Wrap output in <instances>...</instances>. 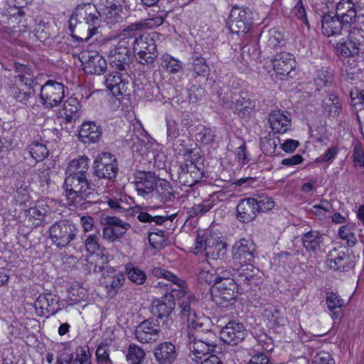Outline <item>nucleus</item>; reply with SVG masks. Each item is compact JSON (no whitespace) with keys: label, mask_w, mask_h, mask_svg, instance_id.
<instances>
[{"label":"nucleus","mask_w":364,"mask_h":364,"mask_svg":"<svg viewBox=\"0 0 364 364\" xmlns=\"http://www.w3.org/2000/svg\"><path fill=\"white\" fill-rule=\"evenodd\" d=\"M126 273L128 279L137 285L143 284L146 279L145 272L131 263L126 265Z\"/></svg>","instance_id":"45"},{"label":"nucleus","mask_w":364,"mask_h":364,"mask_svg":"<svg viewBox=\"0 0 364 364\" xmlns=\"http://www.w3.org/2000/svg\"><path fill=\"white\" fill-rule=\"evenodd\" d=\"M80 102L75 97L68 98L64 103L60 114L65 118L66 122L72 123L80 117Z\"/></svg>","instance_id":"37"},{"label":"nucleus","mask_w":364,"mask_h":364,"mask_svg":"<svg viewBox=\"0 0 364 364\" xmlns=\"http://www.w3.org/2000/svg\"><path fill=\"white\" fill-rule=\"evenodd\" d=\"M15 72L14 85L8 88L9 95L13 97L17 102L26 105L34 93L33 88V75L28 65L15 62L13 64Z\"/></svg>","instance_id":"5"},{"label":"nucleus","mask_w":364,"mask_h":364,"mask_svg":"<svg viewBox=\"0 0 364 364\" xmlns=\"http://www.w3.org/2000/svg\"><path fill=\"white\" fill-rule=\"evenodd\" d=\"M269 122L273 131L285 133L291 126L289 117L281 110H274L269 115Z\"/></svg>","instance_id":"34"},{"label":"nucleus","mask_w":364,"mask_h":364,"mask_svg":"<svg viewBox=\"0 0 364 364\" xmlns=\"http://www.w3.org/2000/svg\"><path fill=\"white\" fill-rule=\"evenodd\" d=\"M333 80V75L329 68H321L316 71L314 83L317 87V90L330 85Z\"/></svg>","instance_id":"42"},{"label":"nucleus","mask_w":364,"mask_h":364,"mask_svg":"<svg viewBox=\"0 0 364 364\" xmlns=\"http://www.w3.org/2000/svg\"><path fill=\"white\" fill-rule=\"evenodd\" d=\"M93 169L97 178L112 181L115 179L119 168L114 155L102 152L95 159Z\"/></svg>","instance_id":"10"},{"label":"nucleus","mask_w":364,"mask_h":364,"mask_svg":"<svg viewBox=\"0 0 364 364\" xmlns=\"http://www.w3.org/2000/svg\"><path fill=\"white\" fill-rule=\"evenodd\" d=\"M181 301L179 304L180 315L183 319L193 315L198 311L199 300L192 294H186L184 289V295L179 296Z\"/></svg>","instance_id":"33"},{"label":"nucleus","mask_w":364,"mask_h":364,"mask_svg":"<svg viewBox=\"0 0 364 364\" xmlns=\"http://www.w3.org/2000/svg\"><path fill=\"white\" fill-rule=\"evenodd\" d=\"M128 75L126 71H112L106 76L105 84L114 96L124 95L127 90Z\"/></svg>","instance_id":"21"},{"label":"nucleus","mask_w":364,"mask_h":364,"mask_svg":"<svg viewBox=\"0 0 364 364\" xmlns=\"http://www.w3.org/2000/svg\"><path fill=\"white\" fill-rule=\"evenodd\" d=\"M254 198H247L242 199L237 205V218L242 223L252 221L258 213Z\"/></svg>","instance_id":"29"},{"label":"nucleus","mask_w":364,"mask_h":364,"mask_svg":"<svg viewBox=\"0 0 364 364\" xmlns=\"http://www.w3.org/2000/svg\"><path fill=\"white\" fill-rule=\"evenodd\" d=\"M102 15L95 8L89 6L76 9L69 20V29L73 38L87 41L97 32Z\"/></svg>","instance_id":"4"},{"label":"nucleus","mask_w":364,"mask_h":364,"mask_svg":"<svg viewBox=\"0 0 364 364\" xmlns=\"http://www.w3.org/2000/svg\"><path fill=\"white\" fill-rule=\"evenodd\" d=\"M253 198L257 203L255 206L258 213L271 210L275 205L274 199L266 195L257 196V197Z\"/></svg>","instance_id":"50"},{"label":"nucleus","mask_w":364,"mask_h":364,"mask_svg":"<svg viewBox=\"0 0 364 364\" xmlns=\"http://www.w3.org/2000/svg\"><path fill=\"white\" fill-rule=\"evenodd\" d=\"M215 205L214 200L210 198L203 200L200 203L194 204L187 210L188 218H200L208 213Z\"/></svg>","instance_id":"40"},{"label":"nucleus","mask_w":364,"mask_h":364,"mask_svg":"<svg viewBox=\"0 0 364 364\" xmlns=\"http://www.w3.org/2000/svg\"><path fill=\"white\" fill-rule=\"evenodd\" d=\"M301 242L307 252L316 254L321 250L324 237L320 232L311 230L303 235Z\"/></svg>","instance_id":"30"},{"label":"nucleus","mask_w":364,"mask_h":364,"mask_svg":"<svg viewBox=\"0 0 364 364\" xmlns=\"http://www.w3.org/2000/svg\"><path fill=\"white\" fill-rule=\"evenodd\" d=\"M97 364H114L110 358V346L107 343H101L95 351Z\"/></svg>","instance_id":"47"},{"label":"nucleus","mask_w":364,"mask_h":364,"mask_svg":"<svg viewBox=\"0 0 364 364\" xmlns=\"http://www.w3.org/2000/svg\"><path fill=\"white\" fill-rule=\"evenodd\" d=\"M228 27L232 33L245 34L250 30V25L249 21H242L229 18Z\"/></svg>","instance_id":"56"},{"label":"nucleus","mask_w":364,"mask_h":364,"mask_svg":"<svg viewBox=\"0 0 364 364\" xmlns=\"http://www.w3.org/2000/svg\"><path fill=\"white\" fill-rule=\"evenodd\" d=\"M30 155L36 160L41 161L48 155V149L46 146L38 141H32L28 146Z\"/></svg>","instance_id":"43"},{"label":"nucleus","mask_w":364,"mask_h":364,"mask_svg":"<svg viewBox=\"0 0 364 364\" xmlns=\"http://www.w3.org/2000/svg\"><path fill=\"white\" fill-rule=\"evenodd\" d=\"M105 221L109 225H112L116 232V237L119 240L124 235L126 232L130 228V225L115 216H107L105 218Z\"/></svg>","instance_id":"44"},{"label":"nucleus","mask_w":364,"mask_h":364,"mask_svg":"<svg viewBox=\"0 0 364 364\" xmlns=\"http://www.w3.org/2000/svg\"><path fill=\"white\" fill-rule=\"evenodd\" d=\"M73 360L77 364H91L92 354L88 346H80L76 348Z\"/></svg>","instance_id":"51"},{"label":"nucleus","mask_w":364,"mask_h":364,"mask_svg":"<svg viewBox=\"0 0 364 364\" xmlns=\"http://www.w3.org/2000/svg\"><path fill=\"white\" fill-rule=\"evenodd\" d=\"M153 272L165 281H159L155 285L164 293L161 298L152 301L151 311L158 318H168L175 309V299L184 295V281L164 269L155 268Z\"/></svg>","instance_id":"3"},{"label":"nucleus","mask_w":364,"mask_h":364,"mask_svg":"<svg viewBox=\"0 0 364 364\" xmlns=\"http://www.w3.org/2000/svg\"><path fill=\"white\" fill-rule=\"evenodd\" d=\"M155 34L152 33L134 38L132 43L133 52L141 65L152 64L159 55L154 38Z\"/></svg>","instance_id":"7"},{"label":"nucleus","mask_w":364,"mask_h":364,"mask_svg":"<svg viewBox=\"0 0 364 364\" xmlns=\"http://www.w3.org/2000/svg\"><path fill=\"white\" fill-rule=\"evenodd\" d=\"M79 59L83 65V70L87 74L101 75L107 69L105 59L96 53L83 50L79 55Z\"/></svg>","instance_id":"16"},{"label":"nucleus","mask_w":364,"mask_h":364,"mask_svg":"<svg viewBox=\"0 0 364 364\" xmlns=\"http://www.w3.org/2000/svg\"><path fill=\"white\" fill-rule=\"evenodd\" d=\"M159 333L160 326L157 321L145 320L135 330L137 341L142 343L155 342L159 339Z\"/></svg>","instance_id":"19"},{"label":"nucleus","mask_w":364,"mask_h":364,"mask_svg":"<svg viewBox=\"0 0 364 364\" xmlns=\"http://www.w3.org/2000/svg\"><path fill=\"white\" fill-rule=\"evenodd\" d=\"M296 63L293 55L287 52H282L275 55L272 65L275 73L281 76H289L294 73Z\"/></svg>","instance_id":"23"},{"label":"nucleus","mask_w":364,"mask_h":364,"mask_svg":"<svg viewBox=\"0 0 364 364\" xmlns=\"http://www.w3.org/2000/svg\"><path fill=\"white\" fill-rule=\"evenodd\" d=\"M326 264L329 269L338 272H347L355 266L351 257L342 247H334L328 252Z\"/></svg>","instance_id":"15"},{"label":"nucleus","mask_w":364,"mask_h":364,"mask_svg":"<svg viewBox=\"0 0 364 364\" xmlns=\"http://www.w3.org/2000/svg\"><path fill=\"white\" fill-rule=\"evenodd\" d=\"M278 143L279 139L265 136L260 140V147L264 154L272 155L275 153Z\"/></svg>","instance_id":"54"},{"label":"nucleus","mask_w":364,"mask_h":364,"mask_svg":"<svg viewBox=\"0 0 364 364\" xmlns=\"http://www.w3.org/2000/svg\"><path fill=\"white\" fill-rule=\"evenodd\" d=\"M237 288V283L234 279L228 278L216 282L211 287L212 299L218 306L227 308L235 302Z\"/></svg>","instance_id":"8"},{"label":"nucleus","mask_w":364,"mask_h":364,"mask_svg":"<svg viewBox=\"0 0 364 364\" xmlns=\"http://www.w3.org/2000/svg\"><path fill=\"white\" fill-rule=\"evenodd\" d=\"M240 267L237 271L236 279L240 285L250 284L255 282L259 274V269L252 264V262L240 264Z\"/></svg>","instance_id":"35"},{"label":"nucleus","mask_w":364,"mask_h":364,"mask_svg":"<svg viewBox=\"0 0 364 364\" xmlns=\"http://www.w3.org/2000/svg\"><path fill=\"white\" fill-rule=\"evenodd\" d=\"M161 66L166 72L172 75L182 73L183 70V63L168 53L161 55Z\"/></svg>","instance_id":"38"},{"label":"nucleus","mask_w":364,"mask_h":364,"mask_svg":"<svg viewBox=\"0 0 364 364\" xmlns=\"http://www.w3.org/2000/svg\"><path fill=\"white\" fill-rule=\"evenodd\" d=\"M346 26L343 22L335 15H323L321 19L322 33L326 36H334L341 34Z\"/></svg>","instance_id":"32"},{"label":"nucleus","mask_w":364,"mask_h":364,"mask_svg":"<svg viewBox=\"0 0 364 364\" xmlns=\"http://www.w3.org/2000/svg\"><path fill=\"white\" fill-rule=\"evenodd\" d=\"M188 346L191 352L192 360L198 362L203 356L215 351L216 344L215 342L203 339L202 334L188 336Z\"/></svg>","instance_id":"17"},{"label":"nucleus","mask_w":364,"mask_h":364,"mask_svg":"<svg viewBox=\"0 0 364 364\" xmlns=\"http://www.w3.org/2000/svg\"><path fill=\"white\" fill-rule=\"evenodd\" d=\"M227 243L218 234L210 230L199 232L195 240L193 253H205L211 259H223L227 254Z\"/></svg>","instance_id":"6"},{"label":"nucleus","mask_w":364,"mask_h":364,"mask_svg":"<svg viewBox=\"0 0 364 364\" xmlns=\"http://www.w3.org/2000/svg\"><path fill=\"white\" fill-rule=\"evenodd\" d=\"M90 159L80 156L71 160L65 171L63 188L68 200L76 208H86L92 204L96 193L88 181Z\"/></svg>","instance_id":"1"},{"label":"nucleus","mask_w":364,"mask_h":364,"mask_svg":"<svg viewBox=\"0 0 364 364\" xmlns=\"http://www.w3.org/2000/svg\"><path fill=\"white\" fill-rule=\"evenodd\" d=\"M171 216L168 215H156L152 216L146 212H140L137 215V218L142 223H151L154 222L156 225H162L164 222L167 221L171 218Z\"/></svg>","instance_id":"57"},{"label":"nucleus","mask_w":364,"mask_h":364,"mask_svg":"<svg viewBox=\"0 0 364 364\" xmlns=\"http://www.w3.org/2000/svg\"><path fill=\"white\" fill-rule=\"evenodd\" d=\"M167 139L174 141L179 136V129L176 122L171 118H166Z\"/></svg>","instance_id":"61"},{"label":"nucleus","mask_w":364,"mask_h":364,"mask_svg":"<svg viewBox=\"0 0 364 364\" xmlns=\"http://www.w3.org/2000/svg\"><path fill=\"white\" fill-rule=\"evenodd\" d=\"M204 176V171L198 164L188 158L181 163L178 170L179 182L186 186L192 187L200 182Z\"/></svg>","instance_id":"12"},{"label":"nucleus","mask_w":364,"mask_h":364,"mask_svg":"<svg viewBox=\"0 0 364 364\" xmlns=\"http://www.w3.org/2000/svg\"><path fill=\"white\" fill-rule=\"evenodd\" d=\"M86 250L90 254H96L101 250L98 234L89 235L85 240Z\"/></svg>","instance_id":"55"},{"label":"nucleus","mask_w":364,"mask_h":364,"mask_svg":"<svg viewBox=\"0 0 364 364\" xmlns=\"http://www.w3.org/2000/svg\"><path fill=\"white\" fill-rule=\"evenodd\" d=\"M102 134L101 129L93 122H85L79 130V138L83 143H95Z\"/></svg>","instance_id":"31"},{"label":"nucleus","mask_w":364,"mask_h":364,"mask_svg":"<svg viewBox=\"0 0 364 364\" xmlns=\"http://www.w3.org/2000/svg\"><path fill=\"white\" fill-rule=\"evenodd\" d=\"M223 101L229 106L235 104L236 109L240 111L248 112L255 107V102L251 95L245 92L240 94L230 92L225 95Z\"/></svg>","instance_id":"27"},{"label":"nucleus","mask_w":364,"mask_h":364,"mask_svg":"<svg viewBox=\"0 0 364 364\" xmlns=\"http://www.w3.org/2000/svg\"><path fill=\"white\" fill-rule=\"evenodd\" d=\"M198 132L196 134V139L203 145H210L215 140V131L210 128L200 125L198 127Z\"/></svg>","instance_id":"48"},{"label":"nucleus","mask_w":364,"mask_h":364,"mask_svg":"<svg viewBox=\"0 0 364 364\" xmlns=\"http://www.w3.org/2000/svg\"><path fill=\"white\" fill-rule=\"evenodd\" d=\"M353 230V225L346 224L341 226L338 230L339 238L346 240L348 245L350 247L354 246L357 242V238Z\"/></svg>","instance_id":"46"},{"label":"nucleus","mask_w":364,"mask_h":364,"mask_svg":"<svg viewBox=\"0 0 364 364\" xmlns=\"http://www.w3.org/2000/svg\"><path fill=\"white\" fill-rule=\"evenodd\" d=\"M151 198H155L159 203H164L174 198L172 187L168 181H164L156 183V189Z\"/></svg>","instance_id":"39"},{"label":"nucleus","mask_w":364,"mask_h":364,"mask_svg":"<svg viewBox=\"0 0 364 364\" xmlns=\"http://www.w3.org/2000/svg\"><path fill=\"white\" fill-rule=\"evenodd\" d=\"M191 70L196 76L205 77L209 75V66L202 57L193 58Z\"/></svg>","instance_id":"52"},{"label":"nucleus","mask_w":364,"mask_h":364,"mask_svg":"<svg viewBox=\"0 0 364 364\" xmlns=\"http://www.w3.org/2000/svg\"><path fill=\"white\" fill-rule=\"evenodd\" d=\"M326 304L328 309L331 311L340 309L343 305V301L333 292H328L326 294Z\"/></svg>","instance_id":"60"},{"label":"nucleus","mask_w":364,"mask_h":364,"mask_svg":"<svg viewBox=\"0 0 364 364\" xmlns=\"http://www.w3.org/2000/svg\"><path fill=\"white\" fill-rule=\"evenodd\" d=\"M148 240L150 245L154 249H159L164 247L166 242L164 231L160 230L159 232H150L148 236Z\"/></svg>","instance_id":"58"},{"label":"nucleus","mask_w":364,"mask_h":364,"mask_svg":"<svg viewBox=\"0 0 364 364\" xmlns=\"http://www.w3.org/2000/svg\"><path fill=\"white\" fill-rule=\"evenodd\" d=\"M333 211V205L327 200H321L318 205L312 207L311 212L319 219L323 220Z\"/></svg>","instance_id":"49"},{"label":"nucleus","mask_w":364,"mask_h":364,"mask_svg":"<svg viewBox=\"0 0 364 364\" xmlns=\"http://www.w3.org/2000/svg\"><path fill=\"white\" fill-rule=\"evenodd\" d=\"M35 36L40 41H46L49 36L48 26L43 21L36 24L34 29Z\"/></svg>","instance_id":"63"},{"label":"nucleus","mask_w":364,"mask_h":364,"mask_svg":"<svg viewBox=\"0 0 364 364\" xmlns=\"http://www.w3.org/2000/svg\"><path fill=\"white\" fill-rule=\"evenodd\" d=\"M337 51L343 56H355L364 50V30L353 27L348 33V41L338 43Z\"/></svg>","instance_id":"13"},{"label":"nucleus","mask_w":364,"mask_h":364,"mask_svg":"<svg viewBox=\"0 0 364 364\" xmlns=\"http://www.w3.org/2000/svg\"><path fill=\"white\" fill-rule=\"evenodd\" d=\"M234 262L239 264L253 262L257 253L253 240L242 238L235 242L231 250Z\"/></svg>","instance_id":"14"},{"label":"nucleus","mask_w":364,"mask_h":364,"mask_svg":"<svg viewBox=\"0 0 364 364\" xmlns=\"http://www.w3.org/2000/svg\"><path fill=\"white\" fill-rule=\"evenodd\" d=\"M51 212L48 203L44 200H38L31 204L25 214L28 220L34 225H39L46 215Z\"/></svg>","instance_id":"28"},{"label":"nucleus","mask_w":364,"mask_h":364,"mask_svg":"<svg viewBox=\"0 0 364 364\" xmlns=\"http://www.w3.org/2000/svg\"><path fill=\"white\" fill-rule=\"evenodd\" d=\"M56 296L51 294H40L35 301V308L40 316L49 317L55 315L61 309Z\"/></svg>","instance_id":"22"},{"label":"nucleus","mask_w":364,"mask_h":364,"mask_svg":"<svg viewBox=\"0 0 364 364\" xmlns=\"http://www.w3.org/2000/svg\"><path fill=\"white\" fill-rule=\"evenodd\" d=\"M264 316L267 320L269 328L277 330L280 327L285 326L288 321L280 309L276 306H269L264 309Z\"/></svg>","instance_id":"36"},{"label":"nucleus","mask_w":364,"mask_h":364,"mask_svg":"<svg viewBox=\"0 0 364 364\" xmlns=\"http://www.w3.org/2000/svg\"><path fill=\"white\" fill-rule=\"evenodd\" d=\"M311 364H335V360L328 352L321 351L315 355Z\"/></svg>","instance_id":"64"},{"label":"nucleus","mask_w":364,"mask_h":364,"mask_svg":"<svg viewBox=\"0 0 364 364\" xmlns=\"http://www.w3.org/2000/svg\"><path fill=\"white\" fill-rule=\"evenodd\" d=\"M358 11L352 0H340L336 4V16L346 26H350L355 22Z\"/></svg>","instance_id":"24"},{"label":"nucleus","mask_w":364,"mask_h":364,"mask_svg":"<svg viewBox=\"0 0 364 364\" xmlns=\"http://www.w3.org/2000/svg\"><path fill=\"white\" fill-rule=\"evenodd\" d=\"M145 355L144 350L134 343L129 346L125 354L129 364H143Z\"/></svg>","instance_id":"41"},{"label":"nucleus","mask_w":364,"mask_h":364,"mask_svg":"<svg viewBox=\"0 0 364 364\" xmlns=\"http://www.w3.org/2000/svg\"><path fill=\"white\" fill-rule=\"evenodd\" d=\"M154 356L158 364H173L178 353L172 343L164 342L154 348Z\"/></svg>","instance_id":"25"},{"label":"nucleus","mask_w":364,"mask_h":364,"mask_svg":"<svg viewBox=\"0 0 364 364\" xmlns=\"http://www.w3.org/2000/svg\"><path fill=\"white\" fill-rule=\"evenodd\" d=\"M134 186L139 196L151 198L156 187L158 180L151 172L139 171L134 176Z\"/></svg>","instance_id":"18"},{"label":"nucleus","mask_w":364,"mask_h":364,"mask_svg":"<svg viewBox=\"0 0 364 364\" xmlns=\"http://www.w3.org/2000/svg\"><path fill=\"white\" fill-rule=\"evenodd\" d=\"M78 230L76 225L68 220H59L49 229L53 243L58 247H65L74 240Z\"/></svg>","instance_id":"9"},{"label":"nucleus","mask_w":364,"mask_h":364,"mask_svg":"<svg viewBox=\"0 0 364 364\" xmlns=\"http://www.w3.org/2000/svg\"><path fill=\"white\" fill-rule=\"evenodd\" d=\"M284 37L282 33L275 29L269 31L267 46L270 48L274 49L278 46H281L284 44Z\"/></svg>","instance_id":"59"},{"label":"nucleus","mask_w":364,"mask_h":364,"mask_svg":"<svg viewBox=\"0 0 364 364\" xmlns=\"http://www.w3.org/2000/svg\"><path fill=\"white\" fill-rule=\"evenodd\" d=\"M184 320L187 322V335L193 336L200 335L204 332H209V318L204 316L200 312L191 315Z\"/></svg>","instance_id":"26"},{"label":"nucleus","mask_w":364,"mask_h":364,"mask_svg":"<svg viewBox=\"0 0 364 364\" xmlns=\"http://www.w3.org/2000/svg\"><path fill=\"white\" fill-rule=\"evenodd\" d=\"M122 9L105 6L104 11L105 20L108 24H114L122 21Z\"/></svg>","instance_id":"53"},{"label":"nucleus","mask_w":364,"mask_h":364,"mask_svg":"<svg viewBox=\"0 0 364 364\" xmlns=\"http://www.w3.org/2000/svg\"><path fill=\"white\" fill-rule=\"evenodd\" d=\"M163 23L164 18L156 16L132 23L124 28L118 38L112 43L107 52L111 67L119 71H127L129 68L130 53L129 46L132 39L136 36V31L153 28Z\"/></svg>","instance_id":"2"},{"label":"nucleus","mask_w":364,"mask_h":364,"mask_svg":"<svg viewBox=\"0 0 364 364\" xmlns=\"http://www.w3.org/2000/svg\"><path fill=\"white\" fill-rule=\"evenodd\" d=\"M14 198L16 203L20 205H25L26 202L29 201L30 196L28 186L21 185L18 188Z\"/></svg>","instance_id":"62"},{"label":"nucleus","mask_w":364,"mask_h":364,"mask_svg":"<svg viewBox=\"0 0 364 364\" xmlns=\"http://www.w3.org/2000/svg\"><path fill=\"white\" fill-rule=\"evenodd\" d=\"M64 97V85L55 80H48L41 88L40 100L46 108H53L58 106Z\"/></svg>","instance_id":"11"},{"label":"nucleus","mask_w":364,"mask_h":364,"mask_svg":"<svg viewBox=\"0 0 364 364\" xmlns=\"http://www.w3.org/2000/svg\"><path fill=\"white\" fill-rule=\"evenodd\" d=\"M220 335L224 343L236 346L245 338L247 331L242 323L232 321L222 328Z\"/></svg>","instance_id":"20"}]
</instances>
